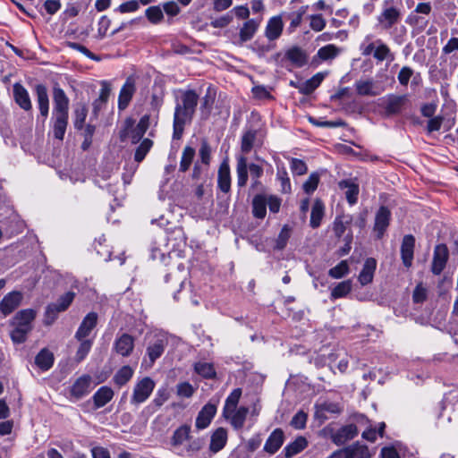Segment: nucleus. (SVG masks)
<instances>
[{
  "mask_svg": "<svg viewBox=\"0 0 458 458\" xmlns=\"http://www.w3.org/2000/svg\"><path fill=\"white\" fill-rule=\"evenodd\" d=\"M339 186L341 189H346L345 196L347 201L353 205L357 202L358 194H359V187L357 184L351 181H342L339 182Z\"/></svg>",
  "mask_w": 458,
  "mask_h": 458,
  "instance_id": "36",
  "label": "nucleus"
},
{
  "mask_svg": "<svg viewBox=\"0 0 458 458\" xmlns=\"http://www.w3.org/2000/svg\"><path fill=\"white\" fill-rule=\"evenodd\" d=\"M53 133L54 137L63 140L68 125L69 98L65 92L55 85L53 89Z\"/></svg>",
  "mask_w": 458,
  "mask_h": 458,
  "instance_id": "2",
  "label": "nucleus"
},
{
  "mask_svg": "<svg viewBox=\"0 0 458 458\" xmlns=\"http://www.w3.org/2000/svg\"><path fill=\"white\" fill-rule=\"evenodd\" d=\"M88 114V109L85 105H79L74 110V127L77 130H81Z\"/></svg>",
  "mask_w": 458,
  "mask_h": 458,
  "instance_id": "48",
  "label": "nucleus"
},
{
  "mask_svg": "<svg viewBox=\"0 0 458 458\" xmlns=\"http://www.w3.org/2000/svg\"><path fill=\"white\" fill-rule=\"evenodd\" d=\"M319 175L317 173L311 174L308 180L303 183V190L307 194L313 193L318 184Z\"/></svg>",
  "mask_w": 458,
  "mask_h": 458,
  "instance_id": "59",
  "label": "nucleus"
},
{
  "mask_svg": "<svg viewBox=\"0 0 458 458\" xmlns=\"http://www.w3.org/2000/svg\"><path fill=\"white\" fill-rule=\"evenodd\" d=\"M155 381L149 377H145L140 379L133 388V393L131 397V403L139 405L150 396L151 393L155 388Z\"/></svg>",
  "mask_w": 458,
  "mask_h": 458,
  "instance_id": "8",
  "label": "nucleus"
},
{
  "mask_svg": "<svg viewBox=\"0 0 458 458\" xmlns=\"http://www.w3.org/2000/svg\"><path fill=\"white\" fill-rule=\"evenodd\" d=\"M284 435L281 428H276L269 435L264 445V451L268 454H275L283 445Z\"/></svg>",
  "mask_w": 458,
  "mask_h": 458,
  "instance_id": "16",
  "label": "nucleus"
},
{
  "mask_svg": "<svg viewBox=\"0 0 458 458\" xmlns=\"http://www.w3.org/2000/svg\"><path fill=\"white\" fill-rule=\"evenodd\" d=\"M114 396L111 387L101 386L93 395V402L96 408H101L109 403Z\"/></svg>",
  "mask_w": 458,
  "mask_h": 458,
  "instance_id": "29",
  "label": "nucleus"
},
{
  "mask_svg": "<svg viewBox=\"0 0 458 458\" xmlns=\"http://www.w3.org/2000/svg\"><path fill=\"white\" fill-rule=\"evenodd\" d=\"M133 376V369L128 366H123L114 375V381L116 385L122 386L125 385Z\"/></svg>",
  "mask_w": 458,
  "mask_h": 458,
  "instance_id": "45",
  "label": "nucleus"
},
{
  "mask_svg": "<svg viewBox=\"0 0 458 458\" xmlns=\"http://www.w3.org/2000/svg\"><path fill=\"white\" fill-rule=\"evenodd\" d=\"M267 196L259 194L252 199V213L259 219H262L267 214Z\"/></svg>",
  "mask_w": 458,
  "mask_h": 458,
  "instance_id": "32",
  "label": "nucleus"
},
{
  "mask_svg": "<svg viewBox=\"0 0 458 458\" xmlns=\"http://www.w3.org/2000/svg\"><path fill=\"white\" fill-rule=\"evenodd\" d=\"M80 342H81V344L78 347V350H77L75 357H74L76 362H81L86 358V356L89 352V351L92 347V344H93V342L89 339H82Z\"/></svg>",
  "mask_w": 458,
  "mask_h": 458,
  "instance_id": "49",
  "label": "nucleus"
},
{
  "mask_svg": "<svg viewBox=\"0 0 458 458\" xmlns=\"http://www.w3.org/2000/svg\"><path fill=\"white\" fill-rule=\"evenodd\" d=\"M291 169L294 174H296L298 175H301L307 172V165L301 159L292 158Z\"/></svg>",
  "mask_w": 458,
  "mask_h": 458,
  "instance_id": "63",
  "label": "nucleus"
},
{
  "mask_svg": "<svg viewBox=\"0 0 458 458\" xmlns=\"http://www.w3.org/2000/svg\"><path fill=\"white\" fill-rule=\"evenodd\" d=\"M444 118L440 115L432 117L428 120V125H427V131L428 133H431L433 131H437L440 130L441 125L443 123Z\"/></svg>",
  "mask_w": 458,
  "mask_h": 458,
  "instance_id": "64",
  "label": "nucleus"
},
{
  "mask_svg": "<svg viewBox=\"0 0 458 458\" xmlns=\"http://www.w3.org/2000/svg\"><path fill=\"white\" fill-rule=\"evenodd\" d=\"M402 13L394 0H384L377 22L384 30H389L401 21Z\"/></svg>",
  "mask_w": 458,
  "mask_h": 458,
  "instance_id": "4",
  "label": "nucleus"
},
{
  "mask_svg": "<svg viewBox=\"0 0 458 458\" xmlns=\"http://www.w3.org/2000/svg\"><path fill=\"white\" fill-rule=\"evenodd\" d=\"M13 91L15 103L24 111H30L32 104L28 90L21 83L16 82L13 86Z\"/></svg>",
  "mask_w": 458,
  "mask_h": 458,
  "instance_id": "14",
  "label": "nucleus"
},
{
  "mask_svg": "<svg viewBox=\"0 0 458 458\" xmlns=\"http://www.w3.org/2000/svg\"><path fill=\"white\" fill-rule=\"evenodd\" d=\"M290 236H291V229L287 225H285L281 229V231L276 240L275 249L278 250H284L288 242Z\"/></svg>",
  "mask_w": 458,
  "mask_h": 458,
  "instance_id": "51",
  "label": "nucleus"
},
{
  "mask_svg": "<svg viewBox=\"0 0 458 458\" xmlns=\"http://www.w3.org/2000/svg\"><path fill=\"white\" fill-rule=\"evenodd\" d=\"M390 217V210L386 207H380L376 214L374 225V231L377 232V238H381L384 235L389 225Z\"/></svg>",
  "mask_w": 458,
  "mask_h": 458,
  "instance_id": "19",
  "label": "nucleus"
},
{
  "mask_svg": "<svg viewBox=\"0 0 458 458\" xmlns=\"http://www.w3.org/2000/svg\"><path fill=\"white\" fill-rule=\"evenodd\" d=\"M195 371L207 378H212L216 376V371L211 363L208 362H198L194 366Z\"/></svg>",
  "mask_w": 458,
  "mask_h": 458,
  "instance_id": "50",
  "label": "nucleus"
},
{
  "mask_svg": "<svg viewBox=\"0 0 458 458\" xmlns=\"http://www.w3.org/2000/svg\"><path fill=\"white\" fill-rule=\"evenodd\" d=\"M248 164H247V158L243 156H241L237 158V166H236V173H237V185L239 187H244L248 181Z\"/></svg>",
  "mask_w": 458,
  "mask_h": 458,
  "instance_id": "33",
  "label": "nucleus"
},
{
  "mask_svg": "<svg viewBox=\"0 0 458 458\" xmlns=\"http://www.w3.org/2000/svg\"><path fill=\"white\" fill-rule=\"evenodd\" d=\"M22 294L18 291H13L6 294L0 302V311L4 317L13 312L21 303Z\"/></svg>",
  "mask_w": 458,
  "mask_h": 458,
  "instance_id": "10",
  "label": "nucleus"
},
{
  "mask_svg": "<svg viewBox=\"0 0 458 458\" xmlns=\"http://www.w3.org/2000/svg\"><path fill=\"white\" fill-rule=\"evenodd\" d=\"M307 418V414L304 411H300L293 417L291 426L297 429H302L306 426Z\"/></svg>",
  "mask_w": 458,
  "mask_h": 458,
  "instance_id": "60",
  "label": "nucleus"
},
{
  "mask_svg": "<svg viewBox=\"0 0 458 458\" xmlns=\"http://www.w3.org/2000/svg\"><path fill=\"white\" fill-rule=\"evenodd\" d=\"M308 10V6L304 5L301 6L298 11L293 12L288 15V18L290 19V29L295 30L297 27L300 26L302 21L303 15L306 13Z\"/></svg>",
  "mask_w": 458,
  "mask_h": 458,
  "instance_id": "53",
  "label": "nucleus"
},
{
  "mask_svg": "<svg viewBox=\"0 0 458 458\" xmlns=\"http://www.w3.org/2000/svg\"><path fill=\"white\" fill-rule=\"evenodd\" d=\"M414 246L415 238L411 234L405 235L401 245V257L403 263L406 267H410L411 266Z\"/></svg>",
  "mask_w": 458,
  "mask_h": 458,
  "instance_id": "18",
  "label": "nucleus"
},
{
  "mask_svg": "<svg viewBox=\"0 0 458 458\" xmlns=\"http://www.w3.org/2000/svg\"><path fill=\"white\" fill-rule=\"evenodd\" d=\"M36 365L42 370H48L54 363V355L47 349H42L35 358Z\"/></svg>",
  "mask_w": 458,
  "mask_h": 458,
  "instance_id": "34",
  "label": "nucleus"
},
{
  "mask_svg": "<svg viewBox=\"0 0 458 458\" xmlns=\"http://www.w3.org/2000/svg\"><path fill=\"white\" fill-rule=\"evenodd\" d=\"M191 426L182 425L174 432L171 437V445L174 447L182 445L184 442L190 440Z\"/></svg>",
  "mask_w": 458,
  "mask_h": 458,
  "instance_id": "31",
  "label": "nucleus"
},
{
  "mask_svg": "<svg viewBox=\"0 0 458 458\" xmlns=\"http://www.w3.org/2000/svg\"><path fill=\"white\" fill-rule=\"evenodd\" d=\"M135 91V85L132 80L127 79L123 86L122 87L118 98V107L124 109L129 105L133 93Z\"/></svg>",
  "mask_w": 458,
  "mask_h": 458,
  "instance_id": "24",
  "label": "nucleus"
},
{
  "mask_svg": "<svg viewBox=\"0 0 458 458\" xmlns=\"http://www.w3.org/2000/svg\"><path fill=\"white\" fill-rule=\"evenodd\" d=\"M341 50L339 47L333 44L327 45L318 49L317 56L322 61L332 60L335 58Z\"/></svg>",
  "mask_w": 458,
  "mask_h": 458,
  "instance_id": "42",
  "label": "nucleus"
},
{
  "mask_svg": "<svg viewBox=\"0 0 458 458\" xmlns=\"http://www.w3.org/2000/svg\"><path fill=\"white\" fill-rule=\"evenodd\" d=\"M133 349L134 338L126 333L122 334L114 343V352L123 357H128Z\"/></svg>",
  "mask_w": 458,
  "mask_h": 458,
  "instance_id": "11",
  "label": "nucleus"
},
{
  "mask_svg": "<svg viewBox=\"0 0 458 458\" xmlns=\"http://www.w3.org/2000/svg\"><path fill=\"white\" fill-rule=\"evenodd\" d=\"M97 323L98 314L96 312H89L87 314L75 333V338L78 341L86 339V337H88L91 331L96 327Z\"/></svg>",
  "mask_w": 458,
  "mask_h": 458,
  "instance_id": "13",
  "label": "nucleus"
},
{
  "mask_svg": "<svg viewBox=\"0 0 458 458\" xmlns=\"http://www.w3.org/2000/svg\"><path fill=\"white\" fill-rule=\"evenodd\" d=\"M199 102V95L192 89L182 92L177 99L174 114V139H181L184 127L191 123Z\"/></svg>",
  "mask_w": 458,
  "mask_h": 458,
  "instance_id": "1",
  "label": "nucleus"
},
{
  "mask_svg": "<svg viewBox=\"0 0 458 458\" xmlns=\"http://www.w3.org/2000/svg\"><path fill=\"white\" fill-rule=\"evenodd\" d=\"M259 26V22L254 19L245 21L239 32L240 44L250 41L257 32Z\"/></svg>",
  "mask_w": 458,
  "mask_h": 458,
  "instance_id": "26",
  "label": "nucleus"
},
{
  "mask_svg": "<svg viewBox=\"0 0 458 458\" xmlns=\"http://www.w3.org/2000/svg\"><path fill=\"white\" fill-rule=\"evenodd\" d=\"M413 74V70L408 66H403L398 73V81L401 85L406 86Z\"/></svg>",
  "mask_w": 458,
  "mask_h": 458,
  "instance_id": "62",
  "label": "nucleus"
},
{
  "mask_svg": "<svg viewBox=\"0 0 458 458\" xmlns=\"http://www.w3.org/2000/svg\"><path fill=\"white\" fill-rule=\"evenodd\" d=\"M277 178L281 182L282 191L285 192V193L289 192L291 191V182H290V179L288 177L287 172L284 168L278 169Z\"/></svg>",
  "mask_w": 458,
  "mask_h": 458,
  "instance_id": "61",
  "label": "nucleus"
},
{
  "mask_svg": "<svg viewBox=\"0 0 458 458\" xmlns=\"http://www.w3.org/2000/svg\"><path fill=\"white\" fill-rule=\"evenodd\" d=\"M146 16L152 23H158L163 20V13L158 6H150L146 10Z\"/></svg>",
  "mask_w": 458,
  "mask_h": 458,
  "instance_id": "58",
  "label": "nucleus"
},
{
  "mask_svg": "<svg viewBox=\"0 0 458 458\" xmlns=\"http://www.w3.org/2000/svg\"><path fill=\"white\" fill-rule=\"evenodd\" d=\"M242 395V390L240 388L234 389L226 398L224 407V416L229 418V411H233L236 409L239 400Z\"/></svg>",
  "mask_w": 458,
  "mask_h": 458,
  "instance_id": "39",
  "label": "nucleus"
},
{
  "mask_svg": "<svg viewBox=\"0 0 458 458\" xmlns=\"http://www.w3.org/2000/svg\"><path fill=\"white\" fill-rule=\"evenodd\" d=\"M376 48L373 53V56L377 61H384L390 55V49L386 44L383 43L380 39L376 41Z\"/></svg>",
  "mask_w": 458,
  "mask_h": 458,
  "instance_id": "56",
  "label": "nucleus"
},
{
  "mask_svg": "<svg viewBox=\"0 0 458 458\" xmlns=\"http://www.w3.org/2000/svg\"><path fill=\"white\" fill-rule=\"evenodd\" d=\"M376 267L377 261L375 259L369 258L365 260L363 267L358 277L361 285H366L372 282Z\"/></svg>",
  "mask_w": 458,
  "mask_h": 458,
  "instance_id": "23",
  "label": "nucleus"
},
{
  "mask_svg": "<svg viewBox=\"0 0 458 458\" xmlns=\"http://www.w3.org/2000/svg\"><path fill=\"white\" fill-rule=\"evenodd\" d=\"M346 458H370L371 454L367 446L359 444L346 447Z\"/></svg>",
  "mask_w": 458,
  "mask_h": 458,
  "instance_id": "38",
  "label": "nucleus"
},
{
  "mask_svg": "<svg viewBox=\"0 0 458 458\" xmlns=\"http://www.w3.org/2000/svg\"><path fill=\"white\" fill-rule=\"evenodd\" d=\"M194 157L195 149L190 146L184 147L180 161V172L185 173L190 168Z\"/></svg>",
  "mask_w": 458,
  "mask_h": 458,
  "instance_id": "41",
  "label": "nucleus"
},
{
  "mask_svg": "<svg viewBox=\"0 0 458 458\" xmlns=\"http://www.w3.org/2000/svg\"><path fill=\"white\" fill-rule=\"evenodd\" d=\"M248 411L247 407H240L237 410H233V411H229L228 419H230L231 424L234 428L239 429L243 427Z\"/></svg>",
  "mask_w": 458,
  "mask_h": 458,
  "instance_id": "35",
  "label": "nucleus"
},
{
  "mask_svg": "<svg viewBox=\"0 0 458 458\" xmlns=\"http://www.w3.org/2000/svg\"><path fill=\"white\" fill-rule=\"evenodd\" d=\"M31 330V327H22L16 326V327L11 332L10 335L13 343L21 344L25 342L27 334Z\"/></svg>",
  "mask_w": 458,
  "mask_h": 458,
  "instance_id": "54",
  "label": "nucleus"
},
{
  "mask_svg": "<svg viewBox=\"0 0 458 458\" xmlns=\"http://www.w3.org/2000/svg\"><path fill=\"white\" fill-rule=\"evenodd\" d=\"M308 442L305 437H298L293 442L284 448V457L292 458L306 448Z\"/></svg>",
  "mask_w": 458,
  "mask_h": 458,
  "instance_id": "30",
  "label": "nucleus"
},
{
  "mask_svg": "<svg viewBox=\"0 0 458 458\" xmlns=\"http://www.w3.org/2000/svg\"><path fill=\"white\" fill-rule=\"evenodd\" d=\"M74 297L73 292H67L60 296L56 302L48 304L45 312V324L51 325L56 319L58 313L68 309Z\"/></svg>",
  "mask_w": 458,
  "mask_h": 458,
  "instance_id": "6",
  "label": "nucleus"
},
{
  "mask_svg": "<svg viewBox=\"0 0 458 458\" xmlns=\"http://www.w3.org/2000/svg\"><path fill=\"white\" fill-rule=\"evenodd\" d=\"M126 126L121 132V138L123 140H130L131 143H138L146 133L149 125L148 115H143L137 125L134 126L132 120H126Z\"/></svg>",
  "mask_w": 458,
  "mask_h": 458,
  "instance_id": "5",
  "label": "nucleus"
},
{
  "mask_svg": "<svg viewBox=\"0 0 458 458\" xmlns=\"http://www.w3.org/2000/svg\"><path fill=\"white\" fill-rule=\"evenodd\" d=\"M227 442V431L224 428H218L211 436L209 449L212 453L222 450Z\"/></svg>",
  "mask_w": 458,
  "mask_h": 458,
  "instance_id": "25",
  "label": "nucleus"
},
{
  "mask_svg": "<svg viewBox=\"0 0 458 458\" xmlns=\"http://www.w3.org/2000/svg\"><path fill=\"white\" fill-rule=\"evenodd\" d=\"M35 90L40 114L47 118L49 111V98L47 89L43 84H38L35 88Z\"/></svg>",
  "mask_w": 458,
  "mask_h": 458,
  "instance_id": "21",
  "label": "nucleus"
},
{
  "mask_svg": "<svg viewBox=\"0 0 458 458\" xmlns=\"http://www.w3.org/2000/svg\"><path fill=\"white\" fill-rule=\"evenodd\" d=\"M194 392V387L189 382H182L176 386V394L180 397L190 398Z\"/></svg>",
  "mask_w": 458,
  "mask_h": 458,
  "instance_id": "57",
  "label": "nucleus"
},
{
  "mask_svg": "<svg viewBox=\"0 0 458 458\" xmlns=\"http://www.w3.org/2000/svg\"><path fill=\"white\" fill-rule=\"evenodd\" d=\"M35 315L33 310H22L15 315L13 319L16 326L31 327L30 323L34 320Z\"/></svg>",
  "mask_w": 458,
  "mask_h": 458,
  "instance_id": "40",
  "label": "nucleus"
},
{
  "mask_svg": "<svg viewBox=\"0 0 458 458\" xmlns=\"http://www.w3.org/2000/svg\"><path fill=\"white\" fill-rule=\"evenodd\" d=\"M325 76L326 73L323 72L316 73L310 79L298 86L299 91L303 95L311 94L320 85Z\"/></svg>",
  "mask_w": 458,
  "mask_h": 458,
  "instance_id": "27",
  "label": "nucleus"
},
{
  "mask_svg": "<svg viewBox=\"0 0 458 458\" xmlns=\"http://www.w3.org/2000/svg\"><path fill=\"white\" fill-rule=\"evenodd\" d=\"M257 137V130H247L242 137L241 149L243 153H249L254 146Z\"/></svg>",
  "mask_w": 458,
  "mask_h": 458,
  "instance_id": "43",
  "label": "nucleus"
},
{
  "mask_svg": "<svg viewBox=\"0 0 458 458\" xmlns=\"http://www.w3.org/2000/svg\"><path fill=\"white\" fill-rule=\"evenodd\" d=\"M285 55L288 60L298 67L303 66L307 62V55L303 50L297 47L290 48Z\"/></svg>",
  "mask_w": 458,
  "mask_h": 458,
  "instance_id": "37",
  "label": "nucleus"
},
{
  "mask_svg": "<svg viewBox=\"0 0 458 458\" xmlns=\"http://www.w3.org/2000/svg\"><path fill=\"white\" fill-rule=\"evenodd\" d=\"M153 146V141L149 139H144L140 144L136 148L135 154H134V160L137 163H140L146 157V155L148 153V151L151 149Z\"/></svg>",
  "mask_w": 458,
  "mask_h": 458,
  "instance_id": "47",
  "label": "nucleus"
},
{
  "mask_svg": "<svg viewBox=\"0 0 458 458\" xmlns=\"http://www.w3.org/2000/svg\"><path fill=\"white\" fill-rule=\"evenodd\" d=\"M284 23L280 16L272 17L266 27L265 35L268 40L272 41L278 38L283 31Z\"/></svg>",
  "mask_w": 458,
  "mask_h": 458,
  "instance_id": "22",
  "label": "nucleus"
},
{
  "mask_svg": "<svg viewBox=\"0 0 458 458\" xmlns=\"http://www.w3.org/2000/svg\"><path fill=\"white\" fill-rule=\"evenodd\" d=\"M349 273V266L346 260H342L335 267H332L328 271L329 276L332 278L339 279L344 277Z\"/></svg>",
  "mask_w": 458,
  "mask_h": 458,
  "instance_id": "52",
  "label": "nucleus"
},
{
  "mask_svg": "<svg viewBox=\"0 0 458 458\" xmlns=\"http://www.w3.org/2000/svg\"><path fill=\"white\" fill-rule=\"evenodd\" d=\"M168 344V338L163 333H156L149 335L146 348V354L142 360V366L152 368L157 359L164 353Z\"/></svg>",
  "mask_w": 458,
  "mask_h": 458,
  "instance_id": "3",
  "label": "nucleus"
},
{
  "mask_svg": "<svg viewBox=\"0 0 458 458\" xmlns=\"http://www.w3.org/2000/svg\"><path fill=\"white\" fill-rule=\"evenodd\" d=\"M352 290V283L350 280L343 281L339 283L331 291L330 298L335 300L338 298L345 297Z\"/></svg>",
  "mask_w": 458,
  "mask_h": 458,
  "instance_id": "46",
  "label": "nucleus"
},
{
  "mask_svg": "<svg viewBox=\"0 0 458 458\" xmlns=\"http://www.w3.org/2000/svg\"><path fill=\"white\" fill-rule=\"evenodd\" d=\"M379 106L385 110L386 115L400 114L408 103V95L388 94L379 99Z\"/></svg>",
  "mask_w": 458,
  "mask_h": 458,
  "instance_id": "7",
  "label": "nucleus"
},
{
  "mask_svg": "<svg viewBox=\"0 0 458 458\" xmlns=\"http://www.w3.org/2000/svg\"><path fill=\"white\" fill-rule=\"evenodd\" d=\"M324 216V205L320 200H316L310 214V225L313 228L319 226Z\"/></svg>",
  "mask_w": 458,
  "mask_h": 458,
  "instance_id": "44",
  "label": "nucleus"
},
{
  "mask_svg": "<svg viewBox=\"0 0 458 458\" xmlns=\"http://www.w3.org/2000/svg\"><path fill=\"white\" fill-rule=\"evenodd\" d=\"M218 188L225 193L229 192L231 188V175L229 165L222 163L218 169L217 178Z\"/></svg>",
  "mask_w": 458,
  "mask_h": 458,
  "instance_id": "28",
  "label": "nucleus"
},
{
  "mask_svg": "<svg viewBox=\"0 0 458 458\" xmlns=\"http://www.w3.org/2000/svg\"><path fill=\"white\" fill-rule=\"evenodd\" d=\"M91 377L89 375H83L76 379L71 387V395L76 399H81L89 393Z\"/></svg>",
  "mask_w": 458,
  "mask_h": 458,
  "instance_id": "17",
  "label": "nucleus"
},
{
  "mask_svg": "<svg viewBox=\"0 0 458 458\" xmlns=\"http://www.w3.org/2000/svg\"><path fill=\"white\" fill-rule=\"evenodd\" d=\"M449 251L445 244H437L435 247L432 265H431V272L434 275H440L444 268L445 267L446 262L448 260Z\"/></svg>",
  "mask_w": 458,
  "mask_h": 458,
  "instance_id": "9",
  "label": "nucleus"
},
{
  "mask_svg": "<svg viewBox=\"0 0 458 458\" xmlns=\"http://www.w3.org/2000/svg\"><path fill=\"white\" fill-rule=\"evenodd\" d=\"M216 413V405L211 403L205 404L199 412L195 426L198 429H204L208 427Z\"/></svg>",
  "mask_w": 458,
  "mask_h": 458,
  "instance_id": "12",
  "label": "nucleus"
},
{
  "mask_svg": "<svg viewBox=\"0 0 458 458\" xmlns=\"http://www.w3.org/2000/svg\"><path fill=\"white\" fill-rule=\"evenodd\" d=\"M355 89L358 95L369 97L377 96L385 90L383 87H379L372 80L357 81L355 82Z\"/></svg>",
  "mask_w": 458,
  "mask_h": 458,
  "instance_id": "15",
  "label": "nucleus"
},
{
  "mask_svg": "<svg viewBox=\"0 0 458 458\" xmlns=\"http://www.w3.org/2000/svg\"><path fill=\"white\" fill-rule=\"evenodd\" d=\"M216 98V91L208 87L206 95L202 98L200 108L209 114Z\"/></svg>",
  "mask_w": 458,
  "mask_h": 458,
  "instance_id": "55",
  "label": "nucleus"
},
{
  "mask_svg": "<svg viewBox=\"0 0 458 458\" xmlns=\"http://www.w3.org/2000/svg\"><path fill=\"white\" fill-rule=\"evenodd\" d=\"M357 435V427L354 424H349L338 429L337 432L333 435L332 439L335 445H341L354 438Z\"/></svg>",
  "mask_w": 458,
  "mask_h": 458,
  "instance_id": "20",
  "label": "nucleus"
}]
</instances>
